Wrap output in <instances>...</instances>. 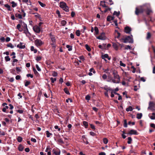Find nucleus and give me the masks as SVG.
I'll use <instances>...</instances> for the list:
<instances>
[{"label": "nucleus", "instance_id": "obj_6", "mask_svg": "<svg viewBox=\"0 0 155 155\" xmlns=\"http://www.w3.org/2000/svg\"><path fill=\"white\" fill-rule=\"evenodd\" d=\"M97 39L101 40H105L107 38L105 36V33L104 32H102L100 34V35L98 36L97 37Z\"/></svg>", "mask_w": 155, "mask_h": 155}, {"label": "nucleus", "instance_id": "obj_17", "mask_svg": "<svg viewBox=\"0 0 155 155\" xmlns=\"http://www.w3.org/2000/svg\"><path fill=\"white\" fill-rule=\"evenodd\" d=\"M155 106V104L153 102L150 101L149 102V106L148 107L147 109L149 110V108L151 107H154Z\"/></svg>", "mask_w": 155, "mask_h": 155}, {"label": "nucleus", "instance_id": "obj_57", "mask_svg": "<svg viewBox=\"0 0 155 155\" xmlns=\"http://www.w3.org/2000/svg\"><path fill=\"white\" fill-rule=\"evenodd\" d=\"M33 72H34V73L35 74H38V73L37 71H36V69L35 68H33Z\"/></svg>", "mask_w": 155, "mask_h": 155}, {"label": "nucleus", "instance_id": "obj_29", "mask_svg": "<svg viewBox=\"0 0 155 155\" xmlns=\"http://www.w3.org/2000/svg\"><path fill=\"white\" fill-rule=\"evenodd\" d=\"M126 111L128 112L129 111H132L133 110V108L131 106H130L126 109Z\"/></svg>", "mask_w": 155, "mask_h": 155}, {"label": "nucleus", "instance_id": "obj_33", "mask_svg": "<svg viewBox=\"0 0 155 155\" xmlns=\"http://www.w3.org/2000/svg\"><path fill=\"white\" fill-rule=\"evenodd\" d=\"M66 47L67 48H68V50L69 51H71L72 50V46H71L67 45Z\"/></svg>", "mask_w": 155, "mask_h": 155}, {"label": "nucleus", "instance_id": "obj_56", "mask_svg": "<svg viewBox=\"0 0 155 155\" xmlns=\"http://www.w3.org/2000/svg\"><path fill=\"white\" fill-rule=\"evenodd\" d=\"M41 59V58L40 56H38L36 57V60L37 61H40Z\"/></svg>", "mask_w": 155, "mask_h": 155}, {"label": "nucleus", "instance_id": "obj_14", "mask_svg": "<svg viewBox=\"0 0 155 155\" xmlns=\"http://www.w3.org/2000/svg\"><path fill=\"white\" fill-rule=\"evenodd\" d=\"M118 43H113V47L116 50H117L118 49Z\"/></svg>", "mask_w": 155, "mask_h": 155}, {"label": "nucleus", "instance_id": "obj_23", "mask_svg": "<svg viewBox=\"0 0 155 155\" xmlns=\"http://www.w3.org/2000/svg\"><path fill=\"white\" fill-rule=\"evenodd\" d=\"M31 51H34L35 53H36L37 52V50L35 49L34 47L33 46H31Z\"/></svg>", "mask_w": 155, "mask_h": 155}, {"label": "nucleus", "instance_id": "obj_45", "mask_svg": "<svg viewBox=\"0 0 155 155\" xmlns=\"http://www.w3.org/2000/svg\"><path fill=\"white\" fill-rule=\"evenodd\" d=\"M103 141L104 143L106 144L107 143L108 140L107 138H104L103 139Z\"/></svg>", "mask_w": 155, "mask_h": 155}, {"label": "nucleus", "instance_id": "obj_1", "mask_svg": "<svg viewBox=\"0 0 155 155\" xmlns=\"http://www.w3.org/2000/svg\"><path fill=\"white\" fill-rule=\"evenodd\" d=\"M151 6L149 3H146L143 5L137 7L135 10H150Z\"/></svg>", "mask_w": 155, "mask_h": 155}, {"label": "nucleus", "instance_id": "obj_48", "mask_svg": "<svg viewBox=\"0 0 155 155\" xmlns=\"http://www.w3.org/2000/svg\"><path fill=\"white\" fill-rule=\"evenodd\" d=\"M52 75L54 77H56L58 75V73L55 71L53 72L52 73Z\"/></svg>", "mask_w": 155, "mask_h": 155}, {"label": "nucleus", "instance_id": "obj_39", "mask_svg": "<svg viewBox=\"0 0 155 155\" xmlns=\"http://www.w3.org/2000/svg\"><path fill=\"white\" fill-rule=\"evenodd\" d=\"M124 126L125 127H127V120L126 119L124 120Z\"/></svg>", "mask_w": 155, "mask_h": 155}, {"label": "nucleus", "instance_id": "obj_37", "mask_svg": "<svg viewBox=\"0 0 155 155\" xmlns=\"http://www.w3.org/2000/svg\"><path fill=\"white\" fill-rule=\"evenodd\" d=\"M120 14V12H117L116 11H114L113 13L114 15H116L117 16H119V15Z\"/></svg>", "mask_w": 155, "mask_h": 155}, {"label": "nucleus", "instance_id": "obj_18", "mask_svg": "<svg viewBox=\"0 0 155 155\" xmlns=\"http://www.w3.org/2000/svg\"><path fill=\"white\" fill-rule=\"evenodd\" d=\"M102 88L106 91V92H108V91H112V89L110 87H108L107 85L105 86L104 87H102Z\"/></svg>", "mask_w": 155, "mask_h": 155}, {"label": "nucleus", "instance_id": "obj_41", "mask_svg": "<svg viewBox=\"0 0 155 155\" xmlns=\"http://www.w3.org/2000/svg\"><path fill=\"white\" fill-rule=\"evenodd\" d=\"M66 23V21L65 20H62L61 21V24L63 26L65 25Z\"/></svg>", "mask_w": 155, "mask_h": 155}, {"label": "nucleus", "instance_id": "obj_36", "mask_svg": "<svg viewBox=\"0 0 155 155\" xmlns=\"http://www.w3.org/2000/svg\"><path fill=\"white\" fill-rule=\"evenodd\" d=\"M22 138L20 136H18L17 138V140L19 142H21L22 141Z\"/></svg>", "mask_w": 155, "mask_h": 155}, {"label": "nucleus", "instance_id": "obj_2", "mask_svg": "<svg viewBox=\"0 0 155 155\" xmlns=\"http://www.w3.org/2000/svg\"><path fill=\"white\" fill-rule=\"evenodd\" d=\"M132 37L133 36L131 35L130 36H128L125 38H121L120 41L121 42H123L124 43L129 42L130 43H133V40Z\"/></svg>", "mask_w": 155, "mask_h": 155}, {"label": "nucleus", "instance_id": "obj_42", "mask_svg": "<svg viewBox=\"0 0 155 155\" xmlns=\"http://www.w3.org/2000/svg\"><path fill=\"white\" fill-rule=\"evenodd\" d=\"M7 46L8 47H10L11 48H13L14 46H13L12 44L11 43H9L7 45Z\"/></svg>", "mask_w": 155, "mask_h": 155}, {"label": "nucleus", "instance_id": "obj_47", "mask_svg": "<svg viewBox=\"0 0 155 155\" xmlns=\"http://www.w3.org/2000/svg\"><path fill=\"white\" fill-rule=\"evenodd\" d=\"M76 34L78 36H80L81 34L80 31L79 30H77L76 31Z\"/></svg>", "mask_w": 155, "mask_h": 155}, {"label": "nucleus", "instance_id": "obj_35", "mask_svg": "<svg viewBox=\"0 0 155 155\" xmlns=\"http://www.w3.org/2000/svg\"><path fill=\"white\" fill-rule=\"evenodd\" d=\"M11 4H12V7L13 8H14L17 6V3H15L14 1L12 2H11Z\"/></svg>", "mask_w": 155, "mask_h": 155}, {"label": "nucleus", "instance_id": "obj_9", "mask_svg": "<svg viewBox=\"0 0 155 155\" xmlns=\"http://www.w3.org/2000/svg\"><path fill=\"white\" fill-rule=\"evenodd\" d=\"M113 74L114 75V78L115 79L120 80V77L119 75L118 74L117 71H114L113 72Z\"/></svg>", "mask_w": 155, "mask_h": 155}, {"label": "nucleus", "instance_id": "obj_62", "mask_svg": "<svg viewBox=\"0 0 155 155\" xmlns=\"http://www.w3.org/2000/svg\"><path fill=\"white\" fill-rule=\"evenodd\" d=\"M36 67L38 71H41V68L39 67L38 65L37 64H36Z\"/></svg>", "mask_w": 155, "mask_h": 155}, {"label": "nucleus", "instance_id": "obj_5", "mask_svg": "<svg viewBox=\"0 0 155 155\" xmlns=\"http://www.w3.org/2000/svg\"><path fill=\"white\" fill-rule=\"evenodd\" d=\"M60 7L63 10H68L69 9L68 6L64 2H62L60 3Z\"/></svg>", "mask_w": 155, "mask_h": 155}, {"label": "nucleus", "instance_id": "obj_59", "mask_svg": "<svg viewBox=\"0 0 155 155\" xmlns=\"http://www.w3.org/2000/svg\"><path fill=\"white\" fill-rule=\"evenodd\" d=\"M75 15V13L74 12L72 11L71 12V15L72 17H74Z\"/></svg>", "mask_w": 155, "mask_h": 155}, {"label": "nucleus", "instance_id": "obj_13", "mask_svg": "<svg viewBox=\"0 0 155 155\" xmlns=\"http://www.w3.org/2000/svg\"><path fill=\"white\" fill-rule=\"evenodd\" d=\"M49 36L51 39V42L56 41L55 36L52 35L51 32L49 34Z\"/></svg>", "mask_w": 155, "mask_h": 155}, {"label": "nucleus", "instance_id": "obj_40", "mask_svg": "<svg viewBox=\"0 0 155 155\" xmlns=\"http://www.w3.org/2000/svg\"><path fill=\"white\" fill-rule=\"evenodd\" d=\"M128 141H127V143L128 144H130L132 141V139L130 137H129L128 138Z\"/></svg>", "mask_w": 155, "mask_h": 155}, {"label": "nucleus", "instance_id": "obj_7", "mask_svg": "<svg viewBox=\"0 0 155 155\" xmlns=\"http://www.w3.org/2000/svg\"><path fill=\"white\" fill-rule=\"evenodd\" d=\"M34 31L37 33H39L41 31L40 28L37 25H36L33 27Z\"/></svg>", "mask_w": 155, "mask_h": 155}, {"label": "nucleus", "instance_id": "obj_11", "mask_svg": "<svg viewBox=\"0 0 155 155\" xmlns=\"http://www.w3.org/2000/svg\"><path fill=\"white\" fill-rule=\"evenodd\" d=\"M128 134L130 135H137L138 133L136 130L132 129L129 131Z\"/></svg>", "mask_w": 155, "mask_h": 155}, {"label": "nucleus", "instance_id": "obj_53", "mask_svg": "<svg viewBox=\"0 0 155 155\" xmlns=\"http://www.w3.org/2000/svg\"><path fill=\"white\" fill-rule=\"evenodd\" d=\"M58 141V142L61 143V144H63L64 143V142L63 141V140L61 138L59 139Z\"/></svg>", "mask_w": 155, "mask_h": 155}, {"label": "nucleus", "instance_id": "obj_15", "mask_svg": "<svg viewBox=\"0 0 155 155\" xmlns=\"http://www.w3.org/2000/svg\"><path fill=\"white\" fill-rule=\"evenodd\" d=\"M101 58L102 59H104L105 58H107L108 60H110V58L109 57L108 55L107 54L102 55Z\"/></svg>", "mask_w": 155, "mask_h": 155}, {"label": "nucleus", "instance_id": "obj_51", "mask_svg": "<svg viewBox=\"0 0 155 155\" xmlns=\"http://www.w3.org/2000/svg\"><path fill=\"white\" fill-rule=\"evenodd\" d=\"M38 3L39 5L42 7H44L45 6V4H44L43 3L41 2L40 1H38Z\"/></svg>", "mask_w": 155, "mask_h": 155}, {"label": "nucleus", "instance_id": "obj_52", "mask_svg": "<svg viewBox=\"0 0 155 155\" xmlns=\"http://www.w3.org/2000/svg\"><path fill=\"white\" fill-rule=\"evenodd\" d=\"M107 76L106 74H103L102 76V78L104 80H105L107 78Z\"/></svg>", "mask_w": 155, "mask_h": 155}, {"label": "nucleus", "instance_id": "obj_24", "mask_svg": "<svg viewBox=\"0 0 155 155\" xmlns=\"http://www.w3.org/2000/svg\"><path fill=\"white\" fill-rule=\"evenodd\" d=\"M64 92H65V93L66 94H69V95L70 94V93L68 91V88H67V87L65 88L64 89Z\"/></svg>", "mask_w": 155, "mask_h": 155}, {"label": "nucleus", "instance_id": "obj_49", "mask_svg": "<svg viewBox=\"0 0 155 155\" xmlns=\"http://www.w3.org/2000/svg\"><path fill=\"white\" fill-rule=\"evenodd\" d=\"M120 64L121 66H123L124 67H125L126 66V64L123 63L121 61H120Z\"/></svg>", "mask_w": 155, "mask_h": 155}, {"label": "nucleus", "instance_id": "obj_50", "mask_svg": "<svg viewBox=\"0 0 155 155\" xmlns=\"http://www.w3.org/2000/svg\"><path fill=\"white\" fill-rule=\"evenodd\" d=\"M56 13L58 15V16L59 18H61V15H60V12L59 10H57Z\"/></svg>", "mask_w": 155, "mask_h": 155}, {"label": "nucleus", "instance_id": "obj_22", "mask_svg": "<svg viewBox=\"0 0 155 155\" xmlns=\"http://www.w3.org/2000/svg\"><path fill=\"white\" fill-rule=\"evenodd\" d=\"M94 30L95 34L97 35H98L99 33V30L98 28L96 26L95 27Z\"/></svg>", "mask_w": 155, "mask_h": 155}, {"label": "nucleus", "instance_id": "obj_55", "mask_svg": "<svg viewBox=\"0 0 155 155\" xmlns=\"http://www.w3.org/2000/svg\"><path fill=\"white\" fill-rule=\"evenodd\" d=\"M111 16L109 15L107 16V20L108 21H111Z\"/></svg>", "mask_w": 155, "mask_h": 155}, {"label": "nucleus", "instance_id": "obj_30", "mask_svg": "<svg viewBox=\"0 0 155 155\" xmlns=\"http://www.w3.org/2000/svg\"><path fill=\"white\" fill-rule=\"evenodd\" d=\"M112 82L114 83H120V80H117L116 81L115 79H113L112 78Z\"/></svg>", "mask_w": 155, "mask_h": 155}, {"label": "nucleus", "instance_id": "obj_61", "mask_svg": "<svg viewBox=\"0 0 155 155\" xmlns=\"http://www.w3.org/2000/svg\"><path fill=\"white\" fill-rule=\"evenodd\" d=\"M26 76L28 77H30L31 78L33 77V75L31 74H27Z\"/></svg>", "mask_w": 155, "mask_h": 155}, {"label": "nucleus", "instance_id": "obj_54", "mask_svg": "<svg viewBox=\"0 0 155 155\" xmlns=\"http://www.w3.org/2000/svg\"><path fill=\"white\" fill-rule=\"evenodd\" d=\"M21 25L20 24H18L17 25L16 28L17 29H18L19 31H20V29L21 28Z\"/></svg>", "mask_w": 155, "mask_h": 155}, {"label": "nucleus", "instance_id": "obj_4", "mask_svg": "<svg viewBox=\"0 0 155 155\" xmlns=\"http://www.w3.org/2000/svg\"><path fill=\"white\" fill-rule=\"evenodd\" d=\"M35 44L37 47H41L42 45L44 44V42L41 39H37L35 40Z\"/></svg>", "mask_w": 155, "mask_h": 155}, {"label": "nucleus", "instance_id": "obj_20", "mask_svg": "<svg viewBox=\"0 0 155 155\" xmlns=\"http://www.w3.org/2000/svg\"><path fill=\"white\" fill-rule=\"evenodd\" d=\"M137 116V118L138 119H140L141 118L142 116V114L141 113H138Z\"/></svg>", "mask_w": 155, "mask_h": 155}, {"label": "nucleus", "instance_id": "obj_44", "mask_svg": "<svg viewBox=\"0 0 155 155\" xmlns=\"http://www.w3.org/2000/svg\"><path fill=\"white\" fill-rule=\"evenodd\" d=\"M50 80L52 83H54V81H56V78H53L52 77L50 78Z\"/></svg>", "mask_w": 155, "mask_h": 155}, {"label": "nucleus", "instance_id": "obj_58", "mask_svg": "<svg viewBox=\"0 0 155 155\" xmlns=\"http://www.w3.org/2000/svg\"><path fill=\"white\" fill-rule=\"evenodd\" d=\"M5 135V133L4 131L0 130V135Z\"/></svg>", "mask_w": 155, "mask_h": 155}, {"label": "nucleus", "instance_id": "obj_60", "mask_svg": "<svg viewBox=\"0 0 155 155\" xmlns=\"http://www.w3.org/2000/svg\"><path fill=\"white\" fill-rule=\"evenodd\" d=\"M85 99L87 100H89L90 99V96L89 95H87L85 97Z\"/></svg>", "mask_w": 155, "mask_h": 155}, {"label": "nucleus", "instance_id": "obj_63", "mask_svg": "<svg viewBox=\"0 0 155 155\" xmlns=\"http://www.w3.org/2000/svg\"><path fill=\"white\" fill-rule=\"evenodd\" d=\"M90 134L91 135L93 136H94L96 135V134L92 131L90 132Z\"/></svg>", "mask_w": 155, "mask_h": 155}, {"label": "nucleus", "instance_id": "obj_38", "mask_svg": "<svg viewBox=\"0 0 155 155\" xmlns=\"http://www.w3.org/2000/svg\"><path fill=\"white\" fill-rule=\"evenodd\" d=\"M51 150H52V149L50 147V146H48L45 150V152H48V151H51Z\"/></svg>", "mask_w": 155, "mask_h": 155}, {"label": "nucleus", "instance_id": "obj_26", "mask_svg": "<svg viewBox=\"0 0 155 155\" xmlns=\"http://www.w3.org/2000/svg\"><path fill=\"white\" fill-rule=\"evenodd\" d=\"M85 47L87 51H91V49L88 45H85Z\"/></svg>", "mask_w": 155, "mask_h": 155}, {"label": "nucleus", "instance_id": "obj_16", "mask_svg": "<svg viewBox=\"0 0 155 155\" xmlns=\"http://www.w3.org/2000/svg\"><path fill=\"white\" fill-rule=\"evenodd\" d=\"M17 47L20 49H23L25 48V45H22V42H20L19 44L17 45Z\"/></svg>", "mask_w": 155, "mask_h": 155}, {"label": "nucleus", "instance_id": "obj_28", "mask_svg": "<svg viewBox=\"0 0 155 155\" xmlns=\"http://www.w3.org/2000/svg\"><path fill=\"white\" fill-rule=\"evenodd\" d=\"M24 33L26 35L27 34H28L29 35H31V34L30 32H29L28 31V28L26 29H24Z\"/></svg>", "mask_w": 155, "mask_h": 155}, {"label": "nucleus", "instance_id": "obj_10", "mask_svg": "<svg viewBox=\"0 0 155 155\" xmlns=\"http://www.w3.org/2000/svg\"><path fill=\"white\" fill-rule=\"evenodd\" d=\"M100 5L103 7H105V10H110V8L107 6L105 4V1H101L100 2Z\"/></svg>", "mask_w": 155, "mask_h": 155}, {"label": "nucleus", "instance_id": "obj_8", "mask_svg": "<svg viewBox=\"0 0 155 155\" xmlns=\"http://www.w3.org/2000/svg\"><path fill=\"white\" fill-rule=\"evenodd\" d=\"M60 151L57 149L54 148L52 150V155H60Z\"/></svg>", "mask_w": 155, "mask_h": 155}, {"label": "nucleus", "instance_id": "obj_32", "mask_svg": "<svg viewBox=\"0 0 155 155\" xmlns=\"http://www.w3.org/2000/svg\"><path fill=\"white\" fill-rule=\"evenodd\" d=\"M152 116H150V117L151 119L154 120L155 119V113H152Z\"/></svg>", "mask_w": 155, "mask_h": 155}, {"label": "nucleus", "instance_id": "obj_27", "mask_svg": "<svg viewBox=\"0 0 155 155\" xmlns=\"http://www.w3.org/2000/svg\"><path fill=\"white\" fill-rule=\"evenodd\" d=\"M46 134L47 135V137H50V136L52 135L51 133H50L48 130H47L46 131Z\"/></svg>", "mask_w": 155, "mask_h": 155}, {"label": "nucleus", "instance_id": "obj_46", "mask_svg": "<svg viewBox=\"0 0 155 155\" xmlns=\"http://www.w3.org/2000/svg\"><path fill=\"white\" fill-rule=\"evenodd\" d=\"M30 82L28 81H27L25 83V85L26 87L28 86V85H29L30 84Z\"/></svg>", "mask_w": 155, "mask_h": 155}, {"label": "nucleus", "instance_id": "obj_12", "mask_svg": "<svg viewBox=\"0 0 155 155\" xmlns=\"http://www.w3.org/2000/svg\"><path fill=\"white\" fill-rule=\"evenodd\" d=\"M131 31V28L128 27L127 26L125 27L124 28V31L127 34H130V31Z\"/></svg>", "mask_w": 155, "mask_h": 155}, {"label": "nucleus", "instance_id": "obj_3", "mask_svg": "<svg viewBox=\"0 0 155 155\" xmlns=\"http://www.w3.org/2000/svg\"><path fill=\"white\" fill-rule=\"evenodd\" d=\"M144 11H145V12L147 15H149L151 13H153L152 10H135V14L138 15L142 13Z\"/></svg>", "mask_w": 155, "mask_h": 155}, {"label": "nucleus", "instance_id": "obj_43", "mask_svg": "<svg viewBox=\"0 0 155 155\" xmlns=\"http://www.w3.org/2000/svg\"><path fill=\"white\" fill-rule=\"evenodd\" d=\"M5 59L6 61H9L10 60V58L9 56H7L5 57Z\"/></svg>", "mask_w": 155, "mask_h": 155}, {"label": "nucleus", "instance_id": "obj_34", "mask_svg": "<svg viewBox=\"0 0 155 155\" xmlns=\"http://www.w3.org/2000/svg\"><path fill=\"white\" fill-rule=\"evenodd\" d=\"M4 7L6 8L8 10H10L11 7L8 4H6L4 5Z\"/></svg>", "mask_w": 155, "mask_h": 155}, {"label": "nucleus", "instance_id": "obj_25", "mask_svg": "<svg viewBox=\"0 0 155 155\" xmlns=\"http://www.w3.org/2000/svg\"><path fill=\"white\" fill-rule=\"evenodd\" d=\"M18 149L19 151H22L23 150L24 147L22 145L20 144L18 147Z\"/></svg>", "mask_w": 155, "mask_h": 155}, {"label": "nucleus", "instance_id": "obj_21", "mask_svg": "<svg viewBox=\"0 0 155 155\" xmlns=\"http://www.w3.org/2000/svg\"><path fill=\"white\" fill-rule=\"evenodd\" d=\"M151 36V35L150 33L148 32L147 33L146 39L147 40H149Z\"/></svg>", "mask_w": 155, "mask_h": 155}, {"label": "nucleus", "instance_id": "obj_31", "mask_svg": "<svg viewBox=\"0 0 155 155\" xmlns=\"http://www.w3.org/2000/svg\"><path fill=\"white\" fill-rule=\"evenodd\" d=\"M83 125L86 128H87L88 127V123L87 122L84 121H83Z\"/></svg>", "mask_w": 155, "mask_h": 155}, {"label": "nucleus", "instance_id": "obj_64", "mask_svg": "<svg viewBox=\"0 0 155 155\" xmlns=\"http://www.w3.org/2000/svg\"><path fill=\"white\" fill-rule=\"evenodd\" d=\"M23 27L24 29L28 28L27 25L24 23H23Z\"/></svg>", "mask_w": 155, "mask_h": 155}, {"label": "nucleus", "instance_id": "obj_19", "mask_svg": "<svg viewBox=\"0 0 155 155\" xmlns=\"http://www.w3.org/2000/svg\"><path fill=\"white\" fill-rule=\"evenodd\" d=\"M15 17L16 18L21 19L22 18V15L19 13H17L15 14Z\"/></svg>", "mask_w": 155, "mask_h": 155}]
</instances>
